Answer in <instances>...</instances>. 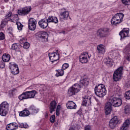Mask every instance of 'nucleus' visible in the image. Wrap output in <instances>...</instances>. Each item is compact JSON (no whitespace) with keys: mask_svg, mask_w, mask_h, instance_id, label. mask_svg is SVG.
<instances>
[{"mask_svg":"<svg viewBox=\"0 0 130 130\" xmlns=\"http://www.w3.org/2000/svg\"><path fill=\"white\" fill-rule=\"evenodd\" d=\"M66 106L68 108V109H76L77 108V105L73 101H69L66 104Z\"/></svg>","mask_w":130,"mask_h":130,"instance_id":"412c9836","label":"nucleus"},{"mask_svg":"<svg viewBox=\"0 0 130 130\" xmlns=\"http://www.w3.org/2000/svg\"><path fill=\"white\" fill-rule=\"evenodd\" d=\"M10 59H11V56L10 55V54H5L2 56V60L4 62H7L8 61H9Z\"/></svg>","mask_w":130,"mask_h":130,"instance_id":"bb28decb","label":"nucleus"},{"mask_svg":"<svg viewBox=\"0 0 130 130\" xmlns=\"http://www.w3.org/2000/svg\"><path fill=\"white\" fill-rule=\"evenodd\" d=\"M19 126V127H21L22 128H27V127H28L27 124H24L23 123H20Z\"/></svg>","mask_w":130,"mask_h":130,"instance_id":"f704fd0d","label":"nucleus"},{"mask_svg":"<svg viewBox=\"0 0 130 130\" xmlns=\"http://www.w3.org/2000/svg\"><path fill=\"white\" fill-rule=\"evenodd\" d=\"M122 76V67L118 68L113 75V80L114 82H118L121 79Z\"/></svg>","mask_w":130,"mask_h":130,"instance_id":"6e6552de","label":"nucleus"},{"mask_svg":"<svg viewBox=\"0 0 130 130\" xmlns=\"http://www.w3.org/2000/svg\"><path fill=\"white\" fill-rule=\"evenodd\" d=\"M126 54V55L125 56V58L128 61H130V53H127L125 52Z\"/></svg>","mask_w":130,"mask_h":130,"instance_id":"58836bf2","label":"nucleus"},{"mask_svg":"<svg viewBox=\"0 0 130 130\" xmlns=\"http://www.w3.org/2000/svg\"><path fill=\"white\" fill-rule=\"evenodd\" d=\"M4 2H5V3H8V2H9V0H4Z\"/></svg>","mask_w":130,"mask_h":130,"instance_id":"864d4df0","label":"nucleus"},{"mask_svg":"<svg viewBox=\"0 0 130 130\" xmlns=\"http://www.w3.org/2000/svg\"><path fill=\"white\" fill-rule=\"evenodd\" d=\"M80 82V85L76 83L69 89L68 93L69 96L76 95L80 91L81 86H88L89 85V80L87 79H82Z\"/></svg>","mask_w":130,"mask_h":130,"instance_id":"f257e3e1","label":"nucleus"},{"mask_svg":"<svg viewBox=\"0 0 130 130\" xmlns=\"http://www.w3.org/2000/svg\"><path fill=\"white\" fill-rule=\"evenodd\" d=\"M50 60L52 63H57L56 61L59 59V54H58V50L53 53H49L48 54Z\"/></svg>","mask_w":130,"mask_h":130,"instance_id":"0eeeda50","label":"nucleus"},{"mask_svg":"<svg viewBox=\"0 0 130 130\" xmlns=\"http://www.w3.org/2000/svg\"><path fill=\"white\" fill-rule=\"evenodd\" d=\"M124 111H125V113L126 114H127L128 112V111H129V109L127 108H125Z\"/></svg>","mask_w":130,"mask_h":130,"instance_id":"a18cd8bd","label":"nucleus"},{"mask_svg":"<svg viewBox=\"0 0 130 130\" xmlns=\"http://www.w3.org/2000/svg\"><path fill=\"white\" fill-rule=\"evenodd\" d=\"M29 109L32 111L33 113H38V109H36L34 106H31L29 107Z\"/></svg>","mask_w":130,"mask_h":130,"instance_id":"c756f323","label":"nucleus"},{"mask_svg":"<svg viewBox=\"0 0 130 130\" xmlns=\"http://www.w3.org/2000/svg\"><path fill=\"white\" fill-rule=\"evenodd\" d=\"M14 17L16 18V20H18V17H19V16L18 15V14H15V15H14Z\"/></svg>","mask_w":130,"mask_h":130,"instance_id":"de8ad7c7","label":"nucleus"},{"mask_svg":"<svg viewBox=\"0 0 130 130\" xmlns=\"http://www.w3.org/2000/svg\"><path fill=\"white\" fill-rule=\"evenodd\" d=\"M60 114V112H59V110H56V114L57 116H58V115H59Z\"/></svg>","mask_w":130,"mask_h":130,"instance_id":"49530a36","label":"nucleus"},{"mask_svg":"<svg viewBox=\"0 0 130 130\" xmlns=\"http://www.w3.org/2000/svg\"><path fill=\"white\" fill-rule=\"evenodd\" d=\"M69 67V64L65 63L62 65L61 69L63 70V71H64V70H67V69H68Z\"/></svg>","mask_w":130,"mask_h":130,"instance_id":"e433bc0d","label":"nucleus"},{"mask_svg":"<svg viewBox=\"0 0 130 130\" xmlns=\"http://www.w3.org/2000/svg\"><path fill=\"white\" fill-rule=\"evenodd\" d=\"M48 23H55V24H57V23H58L57 17L50 16L47 19H46V18L42 19L39 21V25L42 29H46L48 26Z\"/></svg>","mask_w":130,"mask_h":130,"instance_id":"f03ea898","label":"nucleus"},{"mask_svg":"<svg viewBox=\"0 0 130 130\" xmlns=\"http://www.w3.org/2000/svg\"><path fill=\"white\" fill-rule=\"evenodd\" d=\"M119 35H120L121 37V40L124 39L125 37H129V28H124L122 30L119 32Z\"/></svg>","mask_w":130,"mask_h":130,"instance_id":"4468645a","label":"nucleus"},{"mask_svg":"<svg viewBox=\"0 0 130 130\" xmlns=\"http://www.w3.org/2000/svg\"><path fill=\"white\" fill-rule=\"evenodd\" d=\"M30 47V44L28 42H25L23 44V48L24 49H28Z\"/></svg>","mask_w":130,"mask_h":130,"instance_id":"72a5a7b5","label":"nucleus"},{"mask_svg":"<svg viewBox=\"0 0 130 130\" xmlns=\"http://www.w3.org/2000/svg\"><path fill=\"white\" fill-rule=\"evenodd\" d=\"M97 35L99 38H104L109 35V28H104L99 29L97 31Z\"/></svg>","mask_w":130,"mask_h":130,"instance_id":"9d476101","label":"nucleus"},{"mask_svg":"<svg viewBox=\"0 0 130 130\" xmlns=\"http://www.w3.org/2000/svg\"><path fill=\"white\" fill-rule=\"evenodd\" d=\"M105 64H106V66H107V67L111 68V67L113 66V60H112V59L110 58H108V59H107L105 62Z\"/></svg>","mask_w":130,"mask_h":130,"instance_id":"a878e982","label":"nucleus"},{"mask_svg":"<svg viewBox=\"0 0 130 130\" xmlns=\"http://www.w3.org/2000/svg\"><path fill=\"white\" fill-rule=\"evenodd\" d=\"M5 26H6V24H5V23H4V22L2 21L1 24V28H5Z\"/></svg>","mask_w":130,"mask_h":130,"instance_id":"37998d69","label":"nucleus"},{"mask_svg":"<svg viewBox=\"0 0 130 130\" xmlns=\"http://www.w3.org/2000/svg\"><path fill=\"white\" fill-rule=\"evenodd\" d=\"M2 53V50H0V54Z\"/></svg>","mask_w":130,"mask_h":130,"instance_id":"5fc2aeb1","label":"nucleus"},{"mask_svg":"<svg viewBox=\"0 0 130 130\" xmlns=\"http://www.w3.org/2000/svg\"><path fill=\"white\" fill-rule=\"evenodd\" d=\"M56 72H57V73L56 74V77L63 76L64 72L63 70H62V69L61 70H57Z\"/></svg>","mask_w":130,"mask_h":130,"instance_id":"c85d7f7f","label":"nucleus"},{"mask_svg":"<svg viewBox=\"0 0 130 130\" xmlns=\"http://www.w3.org/2000/svg\"><path fill=\"white\" fill-rule=\"evenodd\" d=\"M60 33H62V34H66V31L62 30V31H60Z\"/></svg>","mask_w":130,"mask_h":130,"instance_id":"8fccbe9b","label":"nucleus"},{"mask_svg":"<svg viewBox=\"0 0 130 130\" xmlns=\"http://www.w3.org/2000/svg\"><path fill=\"white\" fill-rule=\"evenodd\" d=\"M85 130H91V127L90 126H89V125L86 126L85 127Z\"/></svg>","mask_w":130,"mask_h":130,"instance_id":"c03bdc74","label":"nucleus"},{"mask_svg":"<svg viewBox=\"0 0 130 130\" xmlns=\"http://www.w3.org/2000/svg\"><path fill=\"white\" fill-rule=\"evenodd\" d=\"M118 122H119V120H118L117 116H114L110 120L109 127L110 128H112V129H113V128H115V126H116V124H117Z\"/></svg>","mask_w":130,"mask_h":130,"instance_id":"dca6fc26","label":"nucleus"},{"mask_svg":"<svg viewBox=\"0 0 130 130\" xmlns=\"http://www.w3.org/2000/svg\"><path fill=\"white\" fill-rule=\"evenodd\" d=\"M108 103L114 107H119V106H121V104H122L121 99L118 98H111Z\"/></svg>","mask_w":130,"mask_h":130,"instance_id":"1a4fd4ad","label":"nucleus"},{"mask_svg":"<svg viewBox=\"0 0 130 130\" xmlns=\"http://www.w3.org/2000/svg\"><path fill=\"white\" fill-rule=\"evenodd\" d=\"M56 102L55 101H53L51 102L50 104V113H52L54 111V109L56 108Z\"/></svg>","mask_w":130,"mask_h":130,"instance_id":"5701e85b","label":"nucleus"},{"mask_svg":"<svg viewBox=\"0 0 130 130\" xmlns=\"http://www.w3.org/2000/svg\"><path fill=\"white\" fill-rule=\"evenodd\" d=\"M12 13L11 12H9L7 15L5 16V20L6 21H10V22H13V19L10 18L12 17Z\"/></svg>","mask_w":130,"mask_h":130,"instance_id":"cd10ccee","label":"nucleus"},{"mask_svg":"<svg viewBox=\"0 0 130 130\" xmlns=\"http://www.w3.org/2000/svg\"><path fill=\"white\" fill-rule=\"evenodd\" d=\"M18 128V124L16 123H11L6 126L7 130H15Z\"/></svg>","mask_w":130,"mask_h":130,"instance_id":"aec40b11","label":"nucleus"},{"mask_svg":"<svg viewBox=\"0 0 130 130\" xmlns=\"http://www.w3.org/2000/svg\"><path fill=\"white\" fill-rule=\"evenodd\" d=\"M4 39H5V34L0 32V40H4Z\"/></svg>","mask_w":130,"mask_h":130,"instance_id":"79ce46f5","label":"nucleus"},{"mask_svg":"<svg viewBox=\"0 0 130 130\" xmlns=\"http://www.w3.org/2000/svg\"><path fill=\"white\" fill-rule=\"evenodd\" d=\"M11 49L13 50H19V44H12Z\"/></svg>","mask_w":130,"mask_h":130,"instance_id":"7c9ffc66","label":"nucleus"},{"mask_svg":"<svg viewBox=\"0 0 130 130\" xmlns=\"http://www.w3.org/2000/svg\"><path fill=\"white\" fill-rule=\"evenodd\" d=\"M79 61L81 63H87L88 62V53L83 52L79 56Z\"/></svg>","mask_w":130,"mask_h":130,"instance_id":"a211bd4d","label":"nucleus"},{"mask_svg":"<svg viewBox=\"0 0 130 130\" xmlns=\"http://www.w3.org/2000/svg\"><path fill=\"white\" fill-rule=\"evenodd\" d=\"M77 113H78V114H80V115H81V113H82V112H81L80 111H78V112H77Z\"/></svg>","mask_w":130,"mask_h":130,"instance_id":"3c124183","label":"nucleus"},{"mask_svg":"<svg viewBox=\"0 0 130 130\" xmlns=\"http://www.w3.org/2000/svg\"><path fill=\"white\" fill-rule=\"evenodd\" d=\"M111 106H112L110 105V103H109L108 102L106 104L105 107V111L106 115L110 114V112H111V110H112Z\"/></svg>","mask_w":130,"mask_h":130,"instance_id":"4be33fe9","label":"nucleus"},{"mask_svg":"<svg viewBox=\"0 0 130 130\" xmlns=\"http://www.w3.org/2000/svg\"><path fill=\"white\" fill-rule=\"evenodd\" d=\"M122 3L124 5H129V4H130V0H122Z\"/></svg>","mask_w":130,"mask_h":130,"instance_id":"ea45409f","label":"nucleus"},{"mask_svg":"<svg viewBox=\"0 0 130 130\" xmlns=\"http://www.w3.org/2000/svg\"><path fill=\"white\" fill-rule=\"evenodd\" d=\"M82 104L83 106H88V105H90V104H91V96L88 95L84 96Z\"/></svg>","mask_w":130,"mask_h":130,"instance_id":"6ab92c4d","label":"nucleus"},{"mask_svg":"<svg viewBox=\"0 0 130 130\" xmlns=\"http://www.w3.org/2000/svg\"><path fill=\"white\" fill-rule=\"evenodd\" d=\"M9 68L11 71V73L13 75H18L20 73L19 70V67L16 64H10Z\"/></svg>","mask_w":130,"mask_h":130,"instance_id":"2eb2a0df","label":"nucleus"},{"mask_svg":"<svg viewBox=\"0 0 130 130\" xmlns=\"http://www.w3.org/2000/svg\"><path fill=\"white\" fill-rule=\"evenodd\" d=\"M5 61H0V68L1 69H4V68H5Z\"/></svg>","mask_w":130,"mask_h":130,"instance_id":"a19ab883","label":"nucleus"},{"mask_svg":"<svg viewBox=\"0 0 130 130\" xmlns=\"http://www.w3.org/2000/svg\"><path fill=\"white\" fill-rule=\"evenodd\" d=\"M60 105H59L57 107L56 110H60Z\"/></svg>","mask_w":130,"mask_h":130,"instance_id":"09e8293b","label":"nucleus"},{"mask_svg":"<svg viewBox=\"0 0 130 130\" xmlns=\"http://www.w3.org/2000/svg\"><path fill=\"white\" fill-rule=\"evenodd\" d=\"M124 96L125 98L127 99L128 100H130V91H128L125 92V93L124 94Z\"/></svg>","mask_w":130,"mask_h":130,"instance_id":"473e14b6","label":"nucleus"},{"mask_svg":"<svg viewBox=\"0 0 130 130\" xmlns=\"http://www.w3.org/2000/svg\"><path fill=\"white\" fill-rule=\"evenodd\" d=\"M37 24V21L36 19L30 18L28 20V29L31 31H34L36 29V25Z\"/></svg>","mask_w":130,"mask_h":130,"instance_id":"9b49d317","label":"nucleus"},{"mask_svg":"<svg viewBox=\"0 0 130 130\" xmlns=\"http://www.w3.org/2000/svg\"><path fill=\"white\" fill-rule=\"evenodd\" d=\"M129 48H130V44H128L126 46L125 49L124 50V52L127 53V52H129Z\"/></svg>","mask_w":130,"mask_h":130,"instance_id":"c9c22d12","label":"nucleus"},{"mask_svg":"<svg viewBox=\"0 0 130 130\" xmlns=\"http://www.w3.org/2000/svg\"><path fill=\"white\" fill-rule=\"evenodd\" d=\"M11 94H10V97H13V91H11Z\"/></svg>","mask_w":130,"mask_h":130,"instance_id":"603ef678","label":"nucleus"},{"mask_svg":"<svg viewBox=\"0 0 130 130\" xmlns=\"http://www.w3.org/2000/svg\"><path fill=\"white\" fill-rule=\"evenodd\" d=\"M54 120H55V116L53 115L50 118V121L52 123H53V122H54Z\"/></svg>","mask_w":130,"mask_h":130,"instance_id":"4c0bfd02","label":"nucleus"},{"mask_svg":"<svg viewBox=\"0 0 130 130\" xmlns=\"http://www.w3.org/2000/svg\"><path fill=\"white\" fill-rule=\"evenodd\" d=\"M96 101H97V102H98L99 101H98V100H96Z\"/></svg>","mask_w":130,"mask_h":130,"instance_id":"6e6d98bb","label":"nucleus"},{"mask_svg":"<svg viewBox=\"0 0 130 130\" xmlns=\"http://www.w3.org/2000/svg\"><path fill=\"white\" fill-rule=\"evenodd\" d=\"M37 35L39 38H40L41 40H42L43 42L47 41L48 39V35L45 31H39L37 34Z\"/></svg>","mask_w":130,"mask_h":130,"instance_id":"ddd939ff","label":"nucleus"},{"mask_svg":"<svg viewBox=\"0 0 130 130\" xmlns=\"http://www.w3.org/2000/svg\"><path fill=\"white\" fill-rule=\"evenodd\" d=\"M31 10L32 8H31V6L24 7L22 9L18 10V14L20 16H26V15H28V14L31 12Z\"/></svg>","mask_w":130,"mask_h":130,"instance_id":"f8f14e48","label":"nucleus"},{"mask_svg":"<svg viewBox=\"0 0 130 130\" xmlns=\"http://www.w3.org/2000/svg\"><path fill=\"white\" fill-rule=\"evenodd\" d=\"M16 25H17V28L18 30H22L23 28V24L20 22H16Z\"/></svg>","mask_w":130,"mask_h":130,"instance_id":"2f4dec72","label":"nucleus"},{"mask_svg":"<svg viewBox=\"0 0 130 130\" xmlns=\"http://www.w3.org/2000/svg\"><path fill=\"white\" fill-rule=\"evenodd\" d=\"M106 51V47L103 44H100L97 46L96 52L98 54H104Z\"/></svg>","mask_w":130,"mask_h":130,"instance_id":"f3484780","label":"nucleus"},{"mask_svg":"<svg viewBox=\"0 0 130 130\" xmlns=\"http://www.w3.org/2000/svg\"><path fill=\"white\" fill-rule=\"evenodd\" d=\"M29 115H30V112L27 109H24L19 113V116H22L23 117L29 116Z\"/></svg>","mask_w":130,"mask_h":130,"instance_id":"393cba45","label":"nucleus"},{"mask_svg":"<svg viewBox=\"0 0 130 130\" xmlns=\"http://www.w3.org/2000/svg\"><path fill=\"white\" fill-rule=\"evenodd\" d=\"M9 105L7 102H3L0 104V115L1 116H6L9 112Z\"/></svg>","mask_w":130,"mask_h":130,"instance_id":"39448f33","label":"nucleus"},{"mask_svg":"<svg viewBox=\"0 0 130 130\" xmlns=\"http://www.w3.org/2000/svg\"><path fill=\"white\" fill-rule=\"evenodd\" d=\"M95 94L99 97H104L106 95V88L105 85L102 84L96 85L94 88Z\"/></svg>","mask_w":130,"mask_h":130,"instance_id":"7ed1b4c3","label":"nucleus"},{"mask_svg":"<svg viewBox=\"0 0 130 130\" xmlns=\"http://www.w3.org/2000/svg\"><path fill=\"white\" fill-rule=\"evenodd\" d=\"M37 94V91L36 90H32L30 91H25L22 93L18 96L19 100H25L26 99H29L31 98H34L35 95Z\"/></svg>","mask_w":130,"mask_h":130,"instance_id":"20e7f679","label":"nucleus"},{"mask_svg":"<svg viewBox=\"0 0 130 130\" xmlns=\"http://www.w3.org/2000/svg\"><path fill=\"white\" fill-rule=\"evenodd\" d=\"M123 17H124V15L123 13H120L116 14L111 19V24H113V25H116V24L121 23L122 19H123Z\"/></svg>","mask_w":130,"mask_h":130,"instance_id":"423d86ee","label":"nucleus"},{"mask_svg":"<svg viewBox=\"0 0 130 130\" xmlns=\"http://www.w3.org/2000/svg\"><path fill=\"white\" fill-rule=\"evenodd\" d=\"M70 16L69 11H65L60 13V19H63V20H67Z\"/></svg>","mask_w":130,"mask_h":130,"instance_id":"b1692460","label":"nucleus"}]
</instances>
